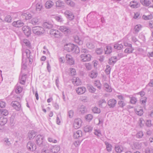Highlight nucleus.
<instances>
[{"label":"nucleus","mask_w":153,"mask_h":153,"mask_svg":"<svg viewBox=\"0 0 153 153\" xmlns=\"http://www.w3.org/2000/svg\"><path fill=\"white\" fill-rule=\"evenodd\" d=\"M43 26L44 28L48 29L51 28L53 27V25L49 22H44Z\"/></svg>","instance_id":"26"},{"label":"nucleus","mask_w":153,"mask_h":153,"mask_svg":"<svg viewBox=\"0 0 153 153\" xmlns=\"http://www.w3.org/2000/svg\"><path fill=\"white\" fill-rule=\"evenodd\" d=\"M117 61V59L116 57H112L109 59V63L110 64L112 65L115 63Z\"/></svg>","instance_id":"38"},{"label":"nucleus","mask_w":153,"mask_h":153,"mask_svg":"<svg viewBox=\"0 0 153 153\" xmlns=\"http://www.w3.org/2000/svg\"><path fill=\"white\" fill-rule=\"evenodd\" d=\"M129 6L132 8H137L140 7V4L137 1H131L130 3Z\"/></svg>","instance_id":"16"},{"label":"nucleus","mask_w":153,"mask_h":153,"mask_svg":"<svg viewBox=\"0 0 153 153\" xmlns=\"http://www.w3.org/2000/svg\"><path fill=\"white\" fill-rule=\"evenodd\" d=\"M12 24L13 26L16 27H20L24 25L23 22L20 20L14 21Z\"/></svg>","instance_id":"13"},{"label":"nucleus","mask_w":153,"mask_h":153,"mask_svg":"<svg viewBox=\"0 0 153 153\" xmlns=\"http://www.w3.org/2000/svg\"><path fill=\"white\" fill-rule=\"evenodd\" d=\"M81 60L82 62L89 61L91 60V56L89 54H82L80 56Z\"/></svg>","instance_id":"6"},{"label":"nucleus","mask_w":153,"mask_h":153,"mask_svg":"<svg viewBox=\"0 0 153 153\" xmlns=\"http://www.w3.org/2000/svg\"><path fill=\"white\" fill-rule=\"evenodd\" d=\"M65 2L68 5L74 7L75 5L74 3L71 0H65Z\"/></svg>","instance_id":"42"},{"label":"nucleus","mask_w":153,"mask_h":153,"mask_svg":"<svg viewBox=\"0 0 153 153\" xmlns=\"http://www.w3.org/2000/svg\"><path fill=\"white\" fill-rule=\"evenodd\" d=\"M143 17L145 20H149L152 18V15L148 16H143Z\"/></svg>","instance_id":"59"},{"label":"nucleus","mask_w":153,"mask_h":153,"mask_svg":"<svg viewBox=\"0 0 153 153\" xmlns=\"http://www.w3.org/2000/svg\"><path fill=\"white\" fill-rule=\"evenodd\" d=\"M82 123L81 120L79 118L75 119L74 124V126L75 128H78L81 126Z\"/></svg>","instance_id":"10"},{"label":"nucleus","mask_w":153,"mask_h":153,"mask_svg":"<svg viewBox=\"0 0 153 153\" xmlns=\"http://www.w3.org/2000/svg\"><path fill=\"white\" fill-rule=\"evenodd\" d=\"M85 117L87 120L90 121L92 120L93 117L91 114H88L86 115Z\"/></svg>","instance_id":"56"},{"label":"nucleus","mask_w":153,"mask_h":153,"mask_svg":"<svg viewBox=\"0 0 153 153\" xmlns=\"http://www.w3.org/2000/svg\"><path fill=\"white\" fill-rule=\"evenodd\" d=\"M3 142L4 145L6 146H8L11 144L10 141L8 138L5 137L3 140Z\"/></svg>","instance_id":"27"},{"label":"nucleus","mask_w":153,"mask_h":153,"mask_svg":"<svg viewBox=\"0 0 153 153\" xmlns=\"http://www.w3.org/2000/svg\"><path fill=\"white\" fill-rule=\"evenodd\" d=\"M36 135V133L34 131H30L28 133V136L30 139L33 138Z\"/></svg>","instance_id":"30"},{"label":"nucleus","mask_w":153,"mask_h":153,"mask_svg":"<svg viewBox=\"0 0 153 153\" xmlns=\"http://www.w3.org/2000/svg\"><path fill=\"white\" fill-rule=\"evenodd\" d=\"M94 133L95 135L99 137H100L102 136L101 131L99 130H95Z\"/></svg>","instance_id":"51"},{"label":"nucleus","mask_w":153,"mask_h":153,"mask_svg":"<svg viewBox=\"0 0 153 153\" xmlns=\"http://www.w3.org/2000/svg\"><path fill=\"white\" fill-rule=\"evenodd\" d=\"M27 147L28 150L32 151L35 150L36 149V145L31 141L27 143Z\"/></svg>","instance_id":"8"},{"label":"nucleus","mask_w":153,"mask_h":153,"mask_svg":"<svg viewBox=\"0 0 153 153\" xmlns=\"http://www.w3.org/2000/svg\"><path fill=\"white\" fill-rule=\"evenodd\" d=\"M26 75L23 74L21 77L19 79V83L22 85H24L26 82Z\"/></svg>","instance_id":"25"},{"label":"nucleus","mask_w":153,"mask_h":153,"mask_svg":"<svg viewBox=\"0 0 153 153\" xmlns=\"http://www.w3.org/2000/svg\"><path fill=\"white\" fill-rule=\"evenodd\" d=\"M98 75L97 71L95 70H94L91 71L89 74V76L92 78H96Z\"/></svg>","instance_id":"24"},{"label":"nucleus","mask_w":153,"mask_h":153,"mask_svg":"<svg viewBox=\"0 0 153 153\" xmlns=\"http://www.w3.org/2000/svg\"><path fill=\"white\" fill-rule=\"evenodd\" d=\"M98 105L100 107L104 108L107 105V103L105 99H102L98 101Z\"/></svg>","instance_id":"18"},{"label":"nucleus","mask_w":153,"mask_h":153,"mask_svg":"<svg viewBox=\"0 0 153 153\" xmlns=\"http://www.w3.org/2000/svg\"><path fill=\"white\" fill-rule=\"evenodd\" d=\"M86 46L89 48L91 49H93L94 47V45L91 42H88L86 43Z\"/></svg>","instance_id":"54"},{"label":"nucleus","mask_w":153,"mask_h":153,"mask_svg":"<svg viewBox=\"0 0 153 153\" xmlns=\"http://www.w3.org/2000/svg\"><path fill=\"white\" fill-rule=\"evenodd\" d=\"M143 135V132L141 131H140L137 134L136 136L137 138H140L142 137Z\"/></svg>","instance_id":"57"},{"label":"nucleus","mask_w":153,"mask_h":153,"mask_svg":"<svg viewBox=\"0 0 153 153\" xmlns=\"http://www.w3.org/2000/svg\"><path fill=\"white\" fill-rule=\"evenodd\" d=\"M118 104L119 106L121 107H123L126 105V103L123 101H119L118 102Z\"/></svg>","instance_id":"63"},{"label":"nucleus","mask_w":153,"mask_h":153,"mask_svg":"<svg viewBox=\"0 0 153 153\" xmlns=\"http://www.w3.org/2000/svg\"><path fill=\"white\" fill-rule=\"evenodd\" d=\"M74 40L75 42L79 45H82L83 43V41L82 39L77 36H74Z\"/></svg>","instance_id":"20"},{"label":"nucleus","mask_w":153,"mask_h":153,"mask_svg":"<svg viewBox=\"0 0 153 153\" xmlns=\"http://www.w3.org/2000/svg\"><path fill=\"white\" fill-rule=\"evenodd\" d=\"M134 48L131 46V47H128L126 48L124 50L125 53H132L133 51L134 50Z\"/></svg>","instance_id":"37"},{"label":"nucleus","mask_w":153,"mask_h":153,"mask_svg":"<svg viewBox=\"0 0 153 153\" xmlns=\"http://www.w3.org/2000/svg\"><path fill=\"white\" fill-rule=\"evenodd\" d=\"M33 56H32L30 50L26 49L25 51H22V60L23 62H26L27 60H29V63L31 64L33 62Z\"/></svg>","instance_id":"1"},{"label":"nucleus","mask_w":153,"mask_h":153,"mask_svg":"<svg viewBox=\"0 0 153 153\" xmlns=\"http://www.w3.org/2000/svg\"><path fill=\"white\" fill-rule=\"evenodd\" d=\"M147 99L146 97H143L140 99V101L141 102V104L144 105L146 102Z\"/></svg>","instance_id":"64"},{"label":"nucleus","mask_w":153,"mask_h":153,"mask_svg":"<svg viewBox=\"0 0 153 153\" xmlns=\"http://www.w3.org/2000/svg\"><path fill=\"white\" fill-rule=\"evenodd\" d=\"M66 59L67 62L70 65H73L74 63V61L72 56L69 54H67L66 56Z\"/></svg>","instance_id":"11"},{"label":"nucleus","mask_w":153,"mask_h":153,"mask_svg":"<svg viewBox=\"0 0 153 153\" xmlns=\"http://www.w3.org/2000/svg\"><path fill=\"white\" fill-rule=\"evenodd\" d=\"M54 18L56 21L59 22H61L63 21V19L61 16H55Z\"/></svg>","instance_id":"58"},{"label":"nucleus","mask_w":153,"mask_h":153,"mask_svg":"<svg viewBox=\"0 0 153 153\" xmlns=\"http://www.w3.org/2000/svg\"><path fill=\"white\" fill-rule=\"evenodd\" d=\"M11 105L16 111H20L22 110L20 103L17 101H13L11 102Z\"/></svg>","instance_id":"4"},{"label":"nucleus","mask_w":153,"mask_h":153,"mask_svg":"<svg viewBox=\"0 0 153 153\" xmlns=\"http://www.w3.org/2000/svg\"><path fill=\"white\" fill-rule=\"evenodd\" d=\"M74 47H73V51L72 52L73 53H78L80 52L79 48L76 46L74 45Z\"/></svg>","instance_id":"40"},{"label":"nucleus","mask_w":153,"mask_h":153,"mask_svg":"<svg viewBox=\"0 0 153 153\" xmlns=\"http://www.w3.org/2000/svg\"><path fill=\"white\" fill-rule=\"evenodd\" d=\"M104 86L105 88V90L108 92H110L112 91V89L111 87L109 85V84L105 83L104 84Z\"/></svg>","instance_id":"33"},{"label":"nucleus","mask_w":153,"mask_h":153,"mask_svg":"<svg viewBox=\"0 0 153 153\" xmlns=\"http://www.w3.org/2000/svg\"><path fill=\"white\" fill-rule=\"evenodd\" d=\"M137 101L136 98L134 97H131L130 98V102L132 104H135Z\"/></svg>","instance_id":"55"},{"label":"nucleus","mask_w":153,"mask_h":153,"mask_svg":"<svg viewBox=\"0 0 153 153\" xmlns=\"http://www.w3.org/2000/svg\"><path fill=\"white\" fill-rule=\"evenodd\" d=\"M39 19L38 17H35L33 18L31 20V23L33 25H38L39 23Z\"/></svg>","instance_id":"31"},{"label":"nucleus","mask_w":153,"mask_h":153,"mask_svg":"<svg viewBox=\"0 0 153 153\" xmlns=\"http://www.w3.org/2000/svg\"><path fill=\"white\" fill-rule=\"evenodd\" d=\"M94 84L97 87V88L99 89H100L101 88V85L100 83V82L99 81H96L94 82Z\"/></svg>","instance_id":"50"},{"label":"nucleus","mask_w":153,"mask_h":153,"mask_svg":"<svg viewBox=\"0 0 153 153\" xmlns=\"http://www.w3.org/2000/svg\"><path fill=\"white\" fill-rule=\"evenodd\" d=\"M87 88L89 92L91 93H94L96 90V89L93 86L91 85H87Z\"/></svg>","instance_id":"39"},{"label":"nucleus","mask_w":153,"mask_h":153,"mask_svg":"<svg viewBox=\"0 0 153 153\" xmlns=\"http://www.w3.org/2000/svg\"><path fill=\"white\" fill-rule=\"evenodd\" d=\"M12 18L10 15H7L5 18L4 21L7 22H10Z\"/></svg>","instance_id":"46"},{"label":"nucleus","mask_w":153,"mask_h":153,"mask_svg":"<svg viewBox=\"0 0 153 153\" xmlns=\"http://www.w3.org/2000/svg\"><path fill=\"white\" fill-rule=\"evenodd\" d=\"M133 145L134 148L137 149H139L141 148V144L137 142H135L134 143Z\"/></svg>","instance_id":"47"},{"label":"nucleus","mask_w":153,"mask_h":153,"mask_svg":"<svg viewBox=\"0 0 153 153\" xmlns=\"http://www.w3.org/2000/svg\"><path fill=\"white\" fill-rule=\"evenodd\" d=\"M73 83L75 85H79L81 84V82L79 78L78 77L75 78V79H74L73 80Z\"/></svg>","instance_id":"29"},{"label":"nucleus","mask_w":153,"mask_h":153,"mask_svg":"<svg viewBox=\"0 0 153 153\" xmlns=\"http://www.w3.org/2000/svg\"><path fill=\"white\" fill-rule=\"evenodd\" d=\"M36 144L39 146L42 145L44 137L40 135H38L35 138Z\"/></svg>","instance_id":"5"},{"label":"nucleus","mask_w":153,"mask_h":153,"mask_svg":"<svg viewBox=\"0 0 153 153\" xmlns=\"http://www.w3.org/2000/svg\"><path fill=\"white\" fill-rule=\"evenodd\" d=\"M112 48L110 45L107 46L104 49L105 53L107 54H110L112 52Z\"/></svg>","instance_id":"21"},{"label":"nucleus","mask_w":153,"mask_h":153,"mask_svg":"<svg viewBox=\"0 0 153 153\" xmlns=\"http://www.w3.org/2000/svg\"><path fill=\"white\" fill-rule=\"evenodd\" d=\"M78 110L81 113L84 114L86 112V109L85 106L83 105H81L79 108Z\"/></svg>","instance_id":"34"},{"label":"nucleus","mask_w":153,"mask_h":153,"mask_svg":"<svg viewBox=\"0 0 153 153\" xmlns=\"http://www.w3.org/2000/svg\"><path fill=\"white\" fill-rule=\"evenodd\" d=\"M7 120L6 118L3 117H0V125L3 126L7 122Z\"/></svg>","instance_id":"32"},{"label":"nucleus","mask_w":153,"mask_h":153,"mask_svg":"<svg viewBox=\"0 0 153 153\" xmlns=\"http://www.w3.org/2000/svg\"><path fill=\"white\" fill-rule=\"evenodd\" d=\"M33 33L36 35H39L42 34L45 32L43 28L40 26H36L32 28Z\"/></svg>","instance_id":"2"},{"label":"nucleus","mask_w":153,"mask_h":153,"mask_svg":"<svg viewBox=\"0 0 153 153\" xmlns=\"http://www.w3.org/2000/svg\"><path fill=\"white\" fill-rule=\"evenodd\" d=\"M92 111L94 113H99L100 112V109L96 107H94L92 109Z\"/></svg>","instance_id":"49"},{"label":"nucleus","mask_w":153,"mask_h":153,"mask_svg":"<svg viewBox=\"0 0 153 153\" xmlns=\"http://www.w3.org/2000/svg\"><path fill=\"white\" fill-rule=\"evenodd\" d=\"M92 129V127L91 126L88 125L86 126L84 128V131L85 132H91Z\"/></svg>","instance_id":"43"},{"label":"nucleus","mask_w":153,"mask_h":153,"mask_svg":"<svg viewBox=\"0 0 153 153\" xmlns=\"http://www.w3.org/2000/svg\"><path fill=\"white\" fill-rule=\"evenodd\" d=\"M58 29L62 32L64 34H68L71 32V30L69 27L66 26H58L57 27Z\"/></svg>","instance_id":"3"},{"label":"nucleus","mask_w":153,"mask_h":153,"mask_svg":"<svg viewBox=\"0 0 153 153\" xmlns=\"http://www.w3.org/2000/svg\"><path fill=\"white\" fill-rule=\"evenodd\" d=\"M141 26L140 25H136L134 27V31L135 33H137L139 32L141 28Z\"/></svg>","instance_id":"48"},{"label":"nucleus","mask_w":153,"mask_h":153,"mask_svg":"<svg viewBox=\"0 0 153 153\" xmlns=\"http://www.w3.org/2000/svg\"><path fill=\"white\" fill-rule=\"evenodd\" d=\"M140 2L143 5L146 7L149 6L151 4V1L149 0H140Z\"/></svg>","instance_id":"23"},{"label":"nucleus","mask_w":153,"mask_h":153,"mask_svg":"<svg viewBox=\"0 0 153 153\" xmlns=\"http://www.w3.org/2000/svg\"><path fill=\"white\" fill-rule=\"evenodd\" d=\"M73 47H74V44H66L65 45L64 48L65 50L67 51L68 52H71L73 51Z\"/></svg>","instance_id":"15"},{"label":"nucleus","mask_w":153,"mask_h":153,"mask_svg":"<svg viewBox=\"0 0 153 153\" xmlns=\"http://www.w3.org/2000/svg\"><path fill=\"white\" fill-rule=\"evenodd\" d=\"M53 5V2L51 1H47L45 4V7L47 9H49Z\"/></svg>","instance_id":"28"},{"label":"nucleus","mask_w":153,"mask_h":153,"mask_svg":"<svg viewBox=\"0 0 153 153\" xmlns=\"http://www.w3.org/2000/svg\"><path fill=\"white\" fill-rule=\"evenodd\" d=\"M117 103L116 100L114 99L109 100L108 102V105L110 108H114Z\"/></svg>","instance_id":"12"},{"label":"nucleus","mask_w":153,"mask_h":153,"mask_svg":"<svg viewBox=\"0 0 153 153\" xmlns=\"http://www.w3.org/2000/svg\"><path fill=\"white\" fill-rule=\"evenodd\" d=\"M22 89L21 86L17 84L16 87L15 92L17 94H19L22 91Z\"/></svg>","instance_id":"36"},{"label":"nucleus","mask_w":153,"mask_h":153,"mask_svg":"<svg viewBox=\"0 0 153 153\" xmlns=\"http://www.w3.org/2000/svg\"><path fill=\"white\" fill-rule=\"evenodd\" d=\"M136 113L137 115L141 116L143 114V111L142 109H140L139 110H137Z\"/></svg>","instance_id":"62"},{"label":"nucleus","mask_w":153,"mask_h":153,"mask_svg":"<svg viewBox=\"0 0 153 153\" xmlns=\"http://www.w3.org/2000/svg\"><path fill=\"white\" fill-rule=\"evenodd\" d=\"M63 2L60 0H59L56 2V5L57 7H61L63 5Z\"/></svg>","instance_id":"61"},{"label":"nucleus","mask_w":153,"mask_h":153,"mask_svg":"<svg viewBox=\"0 0 153 153\" xmlns=\"http://www.w3.org/2000/svg\"><path fill=\"white\" fill-rule=\"evenodd\" d=\"M22 30L25 35L28 36L31 33V29L29 27L25 26L22 28Z\"/></svg>","instance_id":"9"},{"label":"nucleus","mask_w":153,"mask_h":153,"mask_svg":"<svg viewBox=\"0 0 153 153\" xmlns=\"http://www.w3.org/2000/svg\"><path fill=\"white\" fill-rule=\"evenodd\" d=\"M65 14L67 18L69 20H72L74 19V16L71 12L67 10L65 12Z\"/></svg>","instance_id":"14"},{"label":"nucleus","mask_w":153,"mask_h":153,"mask_svg":"<svg viewBox=\"0 0 153 153\" xmlns=\"http://www.w3.org/2000/svg\"><path fill=\"white\" fill-rule=\"evenodd\" d=\"M105 145H106V149L107 151L108 152H111L112 150L111 145L107 142L105 143Z\"/></svg>","instance_id":"44"},{"label":"nucleus","mask_w":153,"mask_h":153,"mask_svg":"<svg viewBox=\"0 0 153 153\" xmlns=\"http://www.w3.org/2000/svg\"><path fill=\"white\" fill-rule=\"evenodd\" d=\"M86 90V88L84 87H79L76 89V92L78 94H84Z\"/></svg>","instance_id":"17"},{"label":"nucleus","mask_w":153,"mask_h":153,"mask_svg":"<svg viewBox=\"0 0 153 153\" xmlns=\"http://www.w3.org/2000/svg\"><path fill=\"white\" fill-rule=\"evenodd\" d=\"M70 74L71 76H73L76 74V71L74 68H70Z\"/></svg>","instance_id":"53"},{"label":"nucleus","mask_w":153,"mask_h":153,"mask_svg":"<svg viewBox=\"0 0 153 153\" xmlns=\"http://www.w3.org/2000/svg\"><path fill=\"white\" fill-rule=\"evenodd\" d=\"M115 149L116 152L117 153H120L123 150L122 146H119L117 145L115 146Z\"/></svg>","instance_id":"35"},{"label":"nucleus","mask_w":153,"mask_h":153,"mask_svg":"<svg viewBox=\"0 0 153 153\" xmlns=\"http://www.w3.org/2000/svg\"><path fill=\"white\" fill-rule=\"evenodd\" d=\"M36 10L37 12L40 11L43 7L42 3V0H36Z\"/></svg>","instance_id":"7"},{"label":"nucleus","mask_w":153,"mask_h":153,"mask_svg":"<svg viewBox=\"0 0 153 153\" xmlns=\"http://www.w3.org/2000/svg\"><path fill=\"white\" fill-rule=\"evenodd\" d=\"M23 42L25 45L28 47L30 46V43L29 41L27 39H24L23 40Z\"/></svg>","instance_id":"52"},{"label":"nucleus","mask_w":153,"mask_h":153,"mask_svg":"<svg viewBox=\"0 0 153 153\" xmlns=\"http://www.w3.org/2000/svg\"><path fill=\"white\" fill-rule=\"evenodd\" d=\"M82 135V132L81 130H79L76 132H75L74 133V137L75 138H78L79 137H81Z\"/></svg>","instance_id":"22"},{"label":"nucleus","mask_w":153,"mask_h":153,"mask_svg":"<svg viewBox=\"0 0 153 153\" xmlns=\"http://www.w3.org/2000/svg\"><path fill=\"white\" fill-rule=\"evenodd\" d=\"M25 17L26 20H28L31 18L32 15L29 13H25L22 14Z\"/></svg>","instance_id":"45"},{"label":"nucleus","mask_w":153,"mask_h":153,"mask_svg":"<svg viewBox=\"0 0 153 153\" xmlns=\"http://www.w3.org/2000/svg\"><path fill=\"white\" fill-rule=\"evenodd\" d=\"M60 149V146L58 145H55L50 148L51 152L54 153L57 152L59 151Z\"/></svg>","instance_id":"19"},{"label":"nucleus","mask_w":153,"mask_h":153,"mask_svg":"<svg viewBox=\"0 0 153 153\" xmlns=\"http://www.w3.org/2000/svg\"><path fill=\"white\" fill-rule=\"evenodd\" d=\"M111 69V68L108 65H107L105 70V72L106 74H109L110 72Z\"/></svg>","instance_id":"60"},{"label":"nucleus","mask_w":153,"mask_h":153,"mask_svg":"<svg viewBox=\"0 0 153 153\" xmlns=\"http://www.w3.org/2000/svg\"><path fill=\"white\" fill-rule=\"evenodd\" d=\"M123 47V45L121 44L116 43L114 44V48L118 50L121 49Z\"/></svg>","instance_id":"41"}]
</instances>
